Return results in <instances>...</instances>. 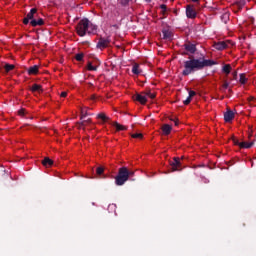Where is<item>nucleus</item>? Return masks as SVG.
<instances>
[{"instance_id":"47","label":"nucleus","mask_w":256,"mask_h":256,"mask_svg":"<svg viewBox=\"0 0 256 256\" xmlns=\"http://www.w3.org/2000/svg\"><path fill=\"white\" fill-rule=\"evenodd\" d=\"M193 1V3H197V2H199V0H192Z\"/></svg>"},{"instance_id":"1","label":"nucleus","mask_w":256,"mask_h":256,"mask_svg":"<svg viewBox=\"0 0 256 256\" xmlns=\"http://www.w3.org/2000/svg\"><path fill=\"white\" fill-rule=\"evenodd\" d=\"M213 65H218L217 61L211 59L202 58H195V56H190L188 60L183 62L184 70L182 71V75L187 77L195 71H203L205 67H213Z\"/></svg>"},{"instance_id":"30","label":"nucleus","mask_w":256,"mask_h":256,"mask_svg":"<svg viewBox=\"0 0 256 256\" xmlns=\"http://www.w3.org/2000/svg\"><path fill=\"white\" fill-rule=\"evenodd\" d=\"M83 57H85V54L83 53H78L75 55L76 61H83Z\"/></svg>"},{"instance_id":"42","label":"nucleus","mask_w":256,"mask_h":256,"mask_svg":"<svg viewBox=\"0 0 256 256\" xmlns=\"http://www.w3.org/2000/svg\"><path fill=\"white\" fill-rule=\"evenodd\" d=\"M171 121H173L174 122V125H179V120L178 119H171Z\"/></svg>"},{"instance_id":"37","label":"nucleus","mask_w":256,"mask_h":256,"mask_svg":"<svg viewBox=\"0 0 256 256\" xmlns=\"http://www.w3.org/2000/svg\"><path fill=\"white\" fill-rule=\"evenodd\" d=\"M232 141H233V144H234V145H238V147H239V145H241V142H239V141L237 140V138H235V137L232 138Z\"/></svg>"},{"instance_id":"46","label":"nucleus","mask_w":256,"mask_h":256,"mask_svg":"<svg viewBox=\"0 0 256 256\" xmlns=\"http://www.w3.org/2000/svg\"><path fill=\"white\" fill-rule=\"evenodd\" d=\"M84 121H86V123H91V118L84 120Z\"/></svg>"},{"instance_id":"22","label":"nucleus","mask_w":256,"mask_h":256,"mask_svg":"<svg viewBox=\"0 0 256 256\" xmlns=\"http://www.w3.org/2000/svg\"><path fill=\"white\" fill-rule=\"evenodd\" d=\"M132 73L134 75H140L141 71L139 70V64L135 63L132 67Z\"/></svg>"},{"instance_id":"34","label":"nucleus","mask_w":256,"mask_h":256,"mask_svg":"<svg viewBox=\"0 0 256 256\" xmlns=\"http://www.w3.org/2000/svg\"><path fill=\"white\" fill-rule=\"evenodd\" d=\"M25 113H26V110L24 108L18 111V115H20L21 117L25 116Z\"/></svg>"},{"instance_id":"12","label":"nucleus","mask_w":256,"mask_h":256,"mask_svg":"<svg viewBox=\"0 0 256 256\" xmlns=\"http://www.w3.org/2000/svg\"><path fill=\"white\" fill-rule=\"evenodd\" d=\"M30 25L32 27H41L42 25H45V21L42 18H39L38 20L34 19L30 21Z\"/></svg>"},{"instance_id":"35","label":"nucleus","mask_w":256,"mask_h":256,"mask_svg":"<svg viewBox=\"0 0 256 256\" xmlns=\"http://www.w3.org/2000/svg\"><path fill=\"white\" fill-rule=\"evenodd\" d=\"M131 177H135V171L128 170V179H131Z\"/></svg>"},{"instance_id":"25","label":"nucleus","mask_w":256,"mask_h":256,"mask_svg":"<svg viewBox=\"0 0 256 256\" xmlns=\"http://www.w3.org/2000/svg\"><path fill=\"white\" fill-rule=\"evenodd\" d=\"M223 73H226V75H229L231 73V65L230 64H225L222 68Z\"/></svg>"},{"instance_id":"50","label":"nucleus","mask_w":256,"mask_h":256,"mask_svg":"<svg viewBox=\"0 0 256 256\" xmlns=\"http://www.w3.org/2000/svg\"><path fill=\"white\" fill-rule=\"evenodd\" d=\"M147 1H151V0H147Z\"/></svg>"},{"instance_id":"48","label":"nucleus","mask_w":256,"mask_h":256,"mask_svg":"<svg viewBox=\"0 0 256 256\" xmlns=\"http://www.w3.org/2000/svg\"><path fill=\"white\" fill-rule=\"evenodd\" d=\"M234 77H237V72H234Z\"/></svg>"},{"instance_id":"32","label":"nucleus","mask_w":256,"mask_h":256,"mask_svg":"<svg viewBox=\"0 0 256 256\" xmlns=\"http://www.w3.org/2000/svg\"><path fill=\"white\" fill-rule=\"evenodd\" d=\"M160 9H162V15H165V13H167V5L161 4Z\"/></svg>"},{"instance_id":"7","label":"nucleus","mask_w":256,"mask_h":256,"mask_svg":"<svg viewBox=\"0 0 256 256\" xmlns=\"http://www.w3.org/2000/svg\"><path fill=\"white\" fill-rule=\"evenodd\" d=\"M229 45H233L232 41H221L214 44V48L217 49V51H223V49H227Z\"/></svg>"},{"instance_id":"16","label":"nucleus","mask_w":256,"mask_h":256,"mask_svg":"<svg viewBox=\"0 0 256 256\" xmlns=\"http://www.w3.org/2000/svg\"><path fill=\"white\" fill-rule=\"evenodd\" d=\"M39 73V66L34 65L28 69V75H37Z\"/></svg>"},{"instance_id":"33","label":"nucleus","mask_w":256,"mask_h":256,"mask_svg":"<svg viewBox=\"0 0 256 256\" xmlns=\"http://www.w3.org/2000/svg\"><path fill=\"white\" fill-rule=\"evenodd\" d=\"M129 1H131V0H121V5L123 7H127V5H129Z\"/></svg>"},{"instance_id":"38","label":"nucleus","mask_w":256,"mask_h":256,"mask_svg":"<svg viewBox=\"0 0 256 256\" xmlns=\"http://www.w3.org/2000/svg\"><path fill=\"white\" fill-rule=\"evenodd\" d=\"M195 95H197V93L193 90L189 91V97H191L193 99V97H195Z\"/></svg>"},{"instance_id":"19","label":"nucleus","mask_w":256,"mask_h":256,"mask_svg":"<svg viewBox=\"0 0 256 256\" xmlns=\"http://www.w3.org/2000/svg\"><path fill=\"white\" fill-rule=\"evenodd\" d=\"M42 165L44 167H51L53 165V160H51L49 157H46L42 160Z\"/></svg>"},{"instance_id":"4","label":"nucleus","mask_w":256,"mask_h":256,"mask_svg":"<svg viewBox=\"0 0 256 256\" xmlns=\"http://www.w3.org/2000/svg\"><path fill=\"white\" fill-rule=\"evenodd\" d=\"M109 45H111V37L108 36L105 38L103 36H100L96 44V48L103 51V49H107Z\"/></svg>"},{"instance_id":"15","label":"nucleus","mask_w":256,"mask_h":256,"mask_svg":"<svg viewBox=\"0 0 256 256\" xmlns=\"http://www.w3.org/2000/svg\"><path fill=\"white\" fill-rule=\"evenodd\" d=\"M35 15H37V8H32L30 10V12L27 14V18L30 20V21H33L35 20Z\"/></svg>"},{"instance_id":"18","label":"nucleus","mask_w":256,"mask_h":256,"mask_svg":"<svg viewBox=\"0 0 256 256\" xmlns=\"http://www.w3.org/2000/svg\"><path fill=\"white\" fill-rule=\"evenodd\" d=\"M162 34H163V39H165L166 41H169L172 37L171 31H169L168 29H163Z\"/></svg>"},{"instance_id":"49","label":"nucleus","mask_w":256,"mask_h":256,"mask_svg":"<svg viewBox=\"0 0 256 256\" xmlns=\"http://www.w3.org/2000/svg\"><path fill=\"white\" fill-rule=\"evenodd\" d=\"M228 91H229V93H233V90H231V89H229Z\"/></svg>"},{"instance_id":"26","label":"nucleus","mask_w":256,"mask_h":256,"mask_svg":"<svg viewBox=\"0 0 256 256\" xmlns=\"http://www.w3.org/2000/svg\"><path fill=\"white\" fill-rule=\"evenodd\" d=\"M236 5L238 7V11H241V9H243V6L246 5V1L245 0H238L236 2Z\"/></svg>"},{"instance_id":"41","label":"nucleus","mask_w":256,"mask_h":256,"mask_svg":"<svg viewBox=\"0 0 256 256\" xmlns=\"http://www.w3.org/2000/svg\"><path fill=\"white\" fill-rule=\"evenodd\" d=\"M29 21H30L29 18L25 17L23 20L24 25H29Z\"/></svg>"},{"instance_id":"28","label":"nucleus","mask_w":256,"mask_h":256,"mask_svg":"<svg viewBox=\"0 0 256 256\" xmlns=\"http://www.w3.org/2000/svg\"><path fill=\"white\" fill-rule=\"evenodd\" d=\"M103 173H105V168H103V166H99L96 168V175L101 177V175H103Z\"/></svg>"},{"instance_id":"29","label":"nucleus","mask_w":256,"mask_h":256,"mask_svg":"<svg viewBox=\"0 0 256 256\" xmlns=\"http://www.w3.org/2000/svg\"><path fill=\"white\" fill-rule=\"evenodd\" d=\"M87 69L88 71H97V66H93V63L88 62Z\"/></svg>"},{"instance_id":"43","label":"nucleus","mask_w":256,"mask_h":256,"mask_svg":"<svg viewBox=\"0 0 256 256\" xmlns=\"http://www.w3.org/2000/svg\"><path fill=\"white\" fill-rule=\"evenodd\" d=\"M87 125V122L85 120H83L81 123H80V127H85Z\"/></svg>"},{"instance_id":"17","label":"nucleus","mask_w":256,"mask_h":256,"mask_svg":"<svg viewBox=\"0 0 256 256\" xmlns=\"http://www.w3.org/2000/svg\"><path fill=\"white\" fill-rule=\"evenodd\" d=\"M240 149H251L253 147V142H240Z\"/></svg>"},{"instance_id":"8","label":"nucleus","mask_w":256,"mask_h":256,"mask_svg":"<svg viewBox=\"0 0 256 256\" xmlns=\"http://www.w3.org/2000/svg\"><path fill=\"white\" fill-rule=\"evenodd\" d=\"M186 17H188V19H195V17H197V11L193 6H187Z\"/></svg>"},{"instance_id":"6","label":"nucleus","mask_w":256,"mask_h":256,"mask_svg":"<svg viewBox=\"0 0 256 256\" xmlns=\"http://www.w3.org/2000/svg\"><path fill=\"white\" fill-rule=\"evenodd\" d=\"M133 101H137L138 103H141V105H145L147 103V96L145 95V92L136 93L132 96Z\"/></svg>"},{"instance_id":"5","label":"nucleus","mask_w":256,"mask_h":256,"mask_svg":"<svg viewBox=\"0 0 256 256\" xmlns=\"http://www.w3.org/2000/svg\"><path fill=\"white\" fill-rule=\"evenodd\" d=\"M185 51L187 52H184L183 55H189V53L191 55H195V53L197 52V46L191 42H187L183 45Z\"/></svg>"},{"instance_id":"21","label":"nucleus","mask_w":256,"mask_h":256,"mask_svg":"<svg viewBox=\"0 0 256 256\" xmlns=\"http://www.w3.org/2000/svg\"><path fill=\"white\" fill-rule=\"evenodd\" d=\"M13 69H15V65H13V64H5L4 65L5 73H9L10 71H13Z\"/></svg>"},{"instance_id":"11","label":"nucleus","mask_w":256,"mask_h":256,"mask_svg":"<svg viewBox=\"0 0 256 256\" xmlns=\"http://www.w3.org/2000/svg\"><path fill=\"white\" fill-rule=\"evenodd\" d=\"M112 127H115L116 131H127V126L119 124V122H109Z\"/></svg>"},{"instance_id":"10","label":"nucleus","mask_w":256,"mask_h":256,"mask_svg":"<svg viewBox=\"0 0 256 256\" xmlns=\"http://www.w3.org/2000/svg\"><path fill=\"white\" fill-rule=\"evenodd\" d=\"M233 119H235V113H233L232 110H228L224 113V121L226 123H230V121H233Z\"/></svg>"},{"instance_id":"40","label":"nucleus","mask_w":256,"mask_h":256,"mask_svg":"<svg viewBox=\"0 0 256 256\" xmlns=\"http://www.w3.org/2000/svg\"><path fill=\"white\" fill-rule=\"evenodd\" d=\"M87 117V112L85 110H81V119Z\"/></svg>"},{"instance_id":"3","label":"nucleus","mask_w":256,"mask_h":256,"mask_svg":"<svg viewBox=\"0 0 256 256\" xmlns=\"http://www.w3.org/2000/svg\"><path fill=\"white\" fill-rule=\"evenodd\" d=\"M89 25H91L89 19L84 18L80 20L76 26L77 35H79V37H85V35L89 33Z\"/></svg>"},{"instance_id":"39","label":"nucleus","mask_w":256,"mask_h":256,"mask_svg":"<svg viewBox=\"0 0 256 256\" xmlns=\"http://www.w3.org/2000/svg\"><path fill=\"white\" fill-rule=\"evenodd\" d=\"M222 87H223V89H228L229 88V82L224 81Z\"/></svg>"},{"instance_id":"13","label":"nucleus","mask_w":256,"mask_h":256,"mask_svg":"<svg viewBox=\"0 0 256 256\" xmlns=\"http://www.w3.org/2000/svg\"><path fill=\"white\" fill-rule=\"evenodd\" d=\"M171 131H173V127H171V125L169 124H164L162 126V132L164 135H170Z\"/></svg>"},{"instance_id":"9","label":"nucleus","mask_w":256,"mask_h":256,"mask_svg":"<svg viewBox=\"0 0 256 256\" xmlns=\"http://www.w3.org/2000/svg\"><path fill=\"white\" fill-rule=\"evenodd\" d=\"M172 167V171H181V160L179 158L174 157L173 161L170 162Z\"/></svg>"},{"instance_id":"45","label":"nucleus","mask_w":256,"mask_h":256,"mask_svg":"<svg viewBox=\"0 0 256 256\" xmlns=\"http://www.w3.org/2000/svg\"><path fill=\"white\" fill-rule=\"evenodd\" d=\"M248 101H249V102H251V101H255V97L250 96V97L248 98Z\"/></svg>"},{"instance_id":"24","label":"nucleus","mask_w":256,"mask_h":256,"mask_svg":"<svg viewBox=\"0 0 256 256\" xmlns=\"http://www.w3.org/2000/svg\"><path fill=\"white\" fill-rule=\"evenodd\" d=\"M97 119H101V121H103V123H107V121H109V117H107V115L100 113L97 115Z\"/></svg>"},{"instance_id":"2","label":"nucleus","mask_w":256,"mask_h":256,"mask_svg":"<svg viewBox=\"0 0 256 256\" xmlns=\"http://www.w3.org/2000/svg\"><path fill=\"white\" fill-rule=\"evenodd\" d=\"M127 181H129V168L123 166L118 169V174L115 176V184L121 187Z\"/></svg>"},{"instance_id":"14","label":"nucleus","mask_w":256,"mask_h":256,"mask_svg":"<svg viewBox=\"0 0 256 256\" xmlns=\"http://www.w3.org/2000/svg\"><path fill=\"white\" fill-rule=\"evenodd\" d=\"M88 35H97V25L93 23L89 24Z\"/></svg>"},{"instance_id":"27","label":"nucleus","mask_w":256,"mask_h":256,"mask_svg":"<svg viewBox=\"0 0 256 256\" xmlns=\"http://www.w3.org/2000/svg\"><path fill=\"white\" fill-rule=\"evenodd\" d=\"M239 82L241 83V85H245V83H247V76L245 73L240 74Z\"/></svg>"},{"instance_id":"44","label":"nucleus","mask_w":256,"mask_h":256,"mask_svg":"<svg viewBox=\"0 0 256 256\" xmlns=\"http://www.w3.org/2000/svg\"><path fill=\"white\" fill-rule=\"evenodd\" d=\"M60 97H67V92H61Z\"/></svg>"},{"instance_id":"31","label":"nucleus","mask_w":256,"mask_h":256,"mask_svg":"<svg viewBox=\"0 0 256 256\" xmlns=\"http://www.w3.org/2000/svg\"><path fill=\"white\" fill-rule=\"evenodd\" d=\"M131 137L133 139H143V134L142 133H136V134H132Z\"/></svg>"},{"instance_id":"20","label":"nucleus","mask_w":256,"mask_h":256,"mask_svg":"<svg viewBox=\"0 0 256 256\" xmlns=\"http://www.w3.org/2000/svg\"><path fill=\"white\" fill-rule=\"evenodd\" d=\"M31 91H32L33 93H35V92L38 91V93H39V92H43V89H41V85H39V84H33L32 87H31Z\"/></svg>"},{"instance_id":"23","label":"nucleus","mask_w":256,"mask_h":256,"mask_svg":"<svg viewBox=\"0 0 256 256\" xmlns=\"http://www.w3.org/2000/svg\"><path fill=\"white\" fill-rule=\"evenodd\" d=\"M144 95H146V98L149 97L150 99H155L157 97V94L152 93L151 90L144 91Z\"/></svg>"},{"instance_id":"36","label":"nucleus","mask_w":256,"mask_h":256,"mask_svg":"<svg viewBox=\"0 0 256 256\" xmlns=\"http://www.w3.org/2000/svg\"><path fill=\"white\" fill-rule=\"evenodd\" d=\"M191 96H188L186 100L183 101L184 105H189L191 103Z\"/></svg>"}]
</instances>
